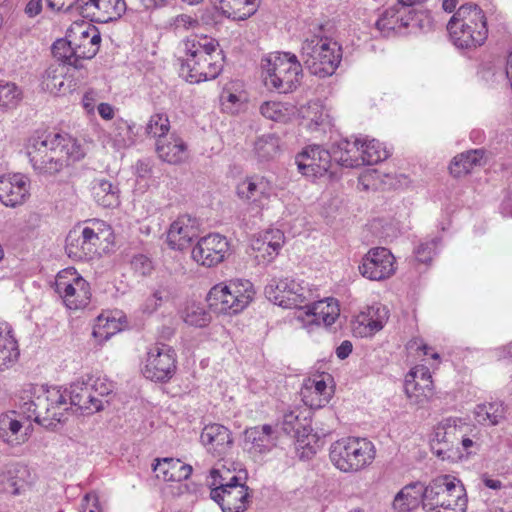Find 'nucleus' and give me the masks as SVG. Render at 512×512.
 Listing matches in <instances>:
<instances>
[{
  "label": "nucleus",
  "instance_id": "obj_1",
  "mask_svg": "<svg viewBox=\"0 0 512 512\" xmlns=\"http://www.w3.org/2000/svg\"><path fill=\"white\" fill-rule=\"evenodd\" d=\"M26 153L37 174L53 176L78 161L83 153L76 140L59 133H42L31 136L26 144Z\"/></svg>",
  "mask_w": 512,
  "mask_h": 512
},
{
  "label": "nucleus",
  "instance_id": "obj_2",
  "mask_svg": "<svg viewBox=\"0 0 512 512\" xmlns=\"http://www.w3.org/2000/svg\"><path fill=\"white\" fill-rule=\"evenodd\" d=\"M185 58L182 60L180 75L190 83L215 79L222 71V57L215 39L204 37L188 38L184 41Z\"/></svg>",
  "mask_w": 512,
  "mask_h": 512
},
{
  "label": "nucleus",
  "instance_id": "obj_3",
  "mask_svg": "<svg viewBox=\"0 0 512 512\" xmlns=\"http://www.w3.org/2000/svg\"><path fill=\"white\" fill-rule=\"evenodd\" d=\"M66 398L60 389L53 387L34 388L32 395L21 397L19 411L28 420H33L47 429H55L65 421Z\"/></svg>",
  "mask_w": 512,
  "mask_h": 512
},
{
  "label": "nucleus",
  "instance_id": "obj_4",
  "mask_svg": "<svg viewBox=\"0 0 512 512\" xmlns=\"http://www.w3.org/2000/svg\"><path fill=\"white\" fill-rule=\"evenodd\" d=\"M318 32L307 36L302 42L300 57L302 65L313 75L325 78L334 74L338 68L342 51L338 43Z\"/></svg>",
  "mask_w": 512,
  "mask_h": 512
},
{
  "label": "nucleus",
  "instance_id": "obj_5",
  "mask_svg": "<svg viewBox=\"0 0 512 512\" xmlns=\"http://www.w3.org/2000/svg\"><path fill=\"white\" fill-rule=\"evenodd\" d=\"M423 509L426 512H465V489L450 475L438 476L423 484Z\"/></svg>",
  "mask_w": 512,
  "mask_h": 512
},
{
  "label": "nucleus",
  "instance_id": "obj_6",
  "mask_svg": "<svg viewBox=\"0 0 512 512\" xmlns=\"http://www.w3.org/2000/svg\"><path fill=\"white\" fill-rule=\"evenodd\" d=\"M374 444L366 438L347 437L335 441L330 447V460L342 472H358L375 459Z\"/></svg>",
  "mask_w": 512,
  "mask_h": 512
},
{
  "label": "nucleus",
  "instance_id": "obj_7",
  "mask_svg": "<svg viewBox=\"0 0 512 512\" xmlns=\"http://www.w3.org/2000/svg\"><path fill=\"white\" fill-rule=\"evenodd\" d=\"M302 63L290 52L271 55L262 64L265 72L264 83L279 93H290L300 84Z\"/></svg>",
  "mask_w": 512,
  "mask_h": 512
},
{
  "label": "nucleus",
  "instance_id": "obj_8",
  "mask_svg": "<svg viewBox=\"0 0 512 512\" xmlns=\"http://www.w3.org/2000/svg\"><path fill=\"white\" fill-rule=\"evenodd\" d=\"M469 430L470 426L459 418L443 419L434 428L430 442L432 452L442 460L461 459L462 453L459 448L461 433Z\"/></svg>",
  "mask_w": 512,
  "mask_h": 512
},
{
  "label": "nucleus",
  "instance_id": "obj_9",
  "mask_svg": "<svg viewBox=\"0 0 512 512\" xmlns=\"http://www.w3.org/2000/svg\"><path fill=\"white\" fill-rule=\"evenodd\" d=\"M264 293L269 301L287 309H303L304 305L313 301V292L309 287L289 278L271 279Z\"/></svg>",
  "mask_w": 512,
  "mask_h": 512
},
{
  "label": "nucleus",
  "instance_id": "obj_10",
  "mask_svg": "<svg viewBox=\"0 0 512 512\" xmlns=\"http://www.w3.org/2000/svg\"><path fill=\"white\" fill-rule=\"evenodd\" d=\"M55 291L61 296L66 307L71 310L85 308L90 303V285L74 268L58 273Z\"/></svg>",
  "mask_w": 512,
  "mask_h": 512
},
{
  "label": "nucleus",
  "instance_id": "obj_11",
  "mask_svg": "<svg viewBox=\"0 0 512 512\" xmlns=\"http://www.w3.org/2000/svg\"><path fill=\"white\" fill-rule=\"evenodd\" d=\"M104 222L93 220L90 225L76 227L66 237V252L70 258L83 260L92 258L98 252L101 227Z\"/></svg>",
  "mask_w": 512,
  "mask_h": 512
},
{
  "label": "nucleus",
  "instance_id": "obj_12",
  "mask_svg": "<svg viewBox=\"0 0 512 512\" xmlns=\"http://www.w3.org/2000/svg\"><path fill=\"white\" fill-rule=\"evenodd\" d=\"M176 372V352L163 343H157L147 353L143 375L155 382H167Z\"/></svg>",
  "mask_w": 512,
  "mask_h": 512
},
{
  "label": "nucleus",
  "instance_id": "obj_13",
  "mask_svg": "<svg viewBox=\"0 0 512 512\" xmlns=\"http://www.w3.org/2000/svg\"><path fill=\"white\" fill-rule=\"evenodd\" d=\"M295 163L302 175L311 178L322 177L331 168L332 153L321 145H308L296 155Z\"/></svg>",
  "mask_w": 512,
  "mask_h": 512
},
{
  "label": "nucleus",
  "instance_id": "obj_14",
  "mask_svg": "<svg viewBox=\"0 0 512 512\" xmlns=\"http://www.w3.org/2000/svg\"><path fill=\"white\" fill-rule=\"evenodd\" d=\"M361 275L369 280L381 281L391 277L395 271V257L384 247L371 248L359 265Z\"/></svg>",
  "mask_w": 512,
  "mask_h": 512
},
{
  "label": "nucleus",
  "instance_id": "obj_15",
  "mask_svg": "<svg viewBox=\"0 0 512 512\" xmlns=\"http://www.w3.org/2000/svg\"><path fill=\"white\" fill-rule=\"evenodd\" d=\"M229 251L226 237L214 233L202 237L192 249L193 260L205 267H213L223 262Z\"/></svg>",
  "mask_w": 512,
  "mask_h": 512
},
{
  "label": "nucleus",
  "instance_id": "obj_16",
  "mask_svg": "<svg viewBox=\"0 0 512 512\" xmlns=\"http://www.w3.org/2000/svg\"><path fill=\"white\" fill-rule=\"evenodd\" d=\"M68 37L72 38L82 63L95 57L99 51L101 35L94 25L84 21L74 22L68 29Z\"/></svg>",
  "mask_w": 512,
  "mask_h": 512
},
{
  "label": "nucleus",
  "instance_id": "obj_17",
  "mask_svg": "<svg viewBox=\"0 0 512 512\" xmlns=\"http://www.w3.org/2000/svg\"><path fill=\"white\" fill-rule=\"evenodd\" d=\"M405 393L411 404L422 406L433 396V381L429 369L416 366L405 379Z\"/></svg>",
  "mask_w": 512,
  "mask_h": 512
},
{
  "label": "nucleus",
  "instance_id": "obj_18",
  "mask_svg": "<svg viewBox=\"0 0 512 512\" xmlns=\"http://www.w3.org/2000/svg\"><path fill=\"white\" fill-rule=\"evenodd\" d=\"M30 180L21 173L0 176V201L7 207L22 205L29 197Z\"/></svg>",
  "mask_w": 512,
  "mask_h": 512
},
{
  "label": "nucleus",
  "instance_id": "obj_19",
  "mask_svg": "<svg viewBox=\"0 0 512 512\" xmlns=\"http://www.w3.org/2000/svg\"><path fill=\"white\" fill-rule=\"evenodd\" d=\"M210 497L218 503L223 512H244L250 502L249 488L246 485L213 487Z\"/></svg>",
  "mask_w": 512,
  "mask_h": 512
},
{
  "label": "nucleus",
  "instance_id": "obj_20",
  "mask_svg": "<svg viewBox=\"0 0 512 512\" xmlns=\"http://www.w3.org/2000/svg\"><path fill=\"white\" fill-rule=\"evenodd\" d=\"M73 77L74 73H70V68L65 65H51L43 74L42 88L54 95L71 93L77 87Z\"/></svg>",
  "mask_w": 512,
  "mask_h": 512
},
{
  "label": "nucleus",
  "instance_id": "obj_21",
  "mask_svg": "<svg viewBox=\"0 0 512 512\" xmlns=\"http://www.w3.org/2000/svg\"><path fill=\"white\" fill-rule=\"evenodd\" d=\"M197 237L198 227L196 220L188 215H182L170 225L167 233V243L171 249L183 250Z\"/></svg>",
  "mask_w": 512,
  "mask_h": 512
},
{
  "label": "nucleus",
  "instance_id": "obj_22",
  "mask_svg": "<svg viewBox=\"0 0 512 512\" xmlns=\"http://www.w3.org/2000/svg\"><path fill=\"white\" fill-rule=\"evenodd\" d=\"M200 439L207 450L215 456L225 455L233 444L230 430L218 423L206 425Z\"/></svg>",
  "mask_w": 512,
  "mask_h": 512
},
{
  "label": "nucleus",
  "instance_id": "obj_23",
  "mask_svg": "<svg viewBox=\"0 0 512 512\" xmlns=\"http://www.w3.org/2000/svg\"><path fill=\"white\" fill-rule=\"evenodd\" d=\"M34 478L26 465L14 464L0 474V484L12 495L25 493L33 484Z\"/></svg>",
  "mask_w": 512,
  "mask_h": 512
},
{
  "label": "nucleus",
  "instance_id": "obj_24",
  "mask_svg": "<svg viewBox=\"0 0 512 512\" xmlns=\"http://www.w3.org/2000/svg\"><path fill=\"white\" fill-rule=\"evenodd\" d=\"M332 160L346 168H357L364 164V157L361 148V140L354 141L343 139L332 145Z\"/></svg>",
  "mask_w": 512,
  "mask_h": 512
},
{
  "label": "nucleus",
  "instance_id": "obj_25",
  "mask_svg": "<svg viewBox=\"0 0 512 512\" xmlns=\"http://www.w3.org/2000/svg\"><path fill=\"white\" fill-rule=\"evenodd\" d=\"M209 307L217 313L236 314L243 310V300L235 298L225 283L211 288L207 295Z\"/></svg>",
  "mask_w": 512,
  "mask_h": 512
},
{
  "label": "nucleus",
  "instance_id": "obj_26",
  "mask_svg": "<svg viewBox=\"0 0 512 512\" xmlns=\"http://www.w3.org/2000/svg\"><path fill=\"white\" fill-rule=\"evenodd\" d=\"M70 403L77 407L82 413L91 414L103 408L101 398H98L91 391L87 380H77L70 386Z\"/></svg>",
  "mask_w": 512,
  "mask_h": 512
},
{
  "label": "nucleus",
  "instance_id": "obj_27",
  "mask_svg": "<svg viewBox=\"0 0 512 512\" xmlns=\"http://www.w3.org/2000/svg\"><path fill=\"white\" fill-rule=\"evenodd\" d=\"M284 243V234L276 229L266 231L263 235L253 239L252 249L257 253L258 262L269 263L278 254Z\"/></svg>",
  "mask_w": 512,
  "mask_h": 512
},
{
  "label": "nucleus",
  "instance_id": "obj_28",
  "mask_svg": "<svg viewBox=\"0 0 512 512\" xmlns=\"http://www.w3.org/2000/svg\"><path fill=\"white\" fill-rule=\"evenodd\" d=\"M282 429L288 435L293 436L298 442H305L312 431L310 411L308 409L295 408L283 415Z\"/></svg>",
  "mask_w": 512,
  "mask_h": 512
},
{
  "label": "nucleus",
  "instance_id": "obj_29",
  "mask_svg": "<svg viewBox=\"0 0 512 512\" xmlns=\"http://www.w3.org/2000/svg\"><path fill=\"white\" fill-rule=\"evenodd\" d=\"M74 48L72 38L67 36L65 39H58L53 43L52 53L56 59L62 62L61 65L72 68L74 72H77L78 79H84L88 76V71L80 57L77 56L78 51Z\"/></svg>",
  "mask_w": 512,
  "mask_h": 512
},
{
  "label": "nucleus",
  "instance_id": "obj_30",
  "mask_svg": "<svg viewBox=\"0 0 512 512\" xmlns=\"http://www.w3.org/2000/svg\"><path fill=\"white\" fill-rule=\"evenodd\" d=\"M244 441L250 452L258 454L268 452L276 445L274 430L268 424L246 429Z\"/></svg>",
  "mask_w": 512,
  "mask_h": 512
},
{
  "label": "nucleus",
  "instance_id": "obj_31",
  "mask_svg": "<svg viewBox=\"0 0 512 512\" xmlns=\"http://www.w3.org/2000/svg\"><path fill=\"white\" fill-rule=\"evenodd\" d=\"M158 156L169 164H180L187 158V144L174 133L156 141Z\"/></svg>",
  "mask_w": 512,
  "mask_h": 512
},
{
  "label": "nucleus",
  "instance_id": "obj_32",
  "mask_svg": "<svg viewBox=\"0 0 512 512\" xmlns=\"http://www.w3.org/2000/svg\"><path fill=\"white\" fill-rule=\"evenodd\" d=\"M389 318V310L382 304H374L367 307L365 311L359 313L355 318V324L363 327L361 334L373 335L380 331Z\"/></svg>",
  "mask_w": 512,
  "mask_h": 512
},
{
  "label": "nucleus",
  "instance_id": "obj_33",
  "mask_svg": "<svg viewBox=\"0 0 512 512\" xmlns=\"http://www.w3.org/2000/svg\"><path fill=\"white\" fill-rule=\"evenodd\" d=\"M273 193L272 183L264 177H251L237 186V194L240 198L251 200L263 206Z\"/></svg>",
  "mask_w": 512,
  "mask_h": 512
},
{
  "label": "nucleus",
  "instance_id": "obj_34",
  "mask_svg": "<svg viewBox=\"0 0 512 512\" xmlns=\"http://www.w3.org/2000/svg\"><path fill=\"white\" fill-rule=\"evenodd\" d=\"M423 483L412 482L405 485L394 497L392 508L395 512H410L423 506Z\"/></svg>",
  "mask_w": 512,
  "mask_h": 512
},
{
  "label": "nucleus",
  "instance_id": "obj_35",
  "mask_svg": "<svg viewBox=\"0 0 512 512\" xmlns=\"http://www.w3.org/2000/svg\"><path fill=\"white\" fill-rule=\"evenodd\" d=\"M156 461L153 470L156 477L164 481L180 482L188 479L192 473V467L179 459L163 458Z\"/></svg>",
  "mask_w": 512,
  "mask_h": 512
},
{
  "label": "nucleus",
  "instance_id": "obj_36",
  "mask_svg": "<svg viewBox=\"0 0 512 512\" xmlns=\"http://www.w3.org/2000/svg\"><path fill=\"white\" fill-rule=\"evenodd\" d=\"M303 308L307 309L306 314L314 316V321L323 323L325 326L332 325L339 316V305L336 299L326 298L325 300H315L309 305H304Z\"/></svg>",
  "mask_w": 512,
  "mask_h": 512
},
{
  "label": "nucleus",
  "instance_id": "obj_37",
  "mask_svg": "<svg viewBox=\"0 0 512 512\" xmlns=\"http://www.w3.org/2000/svg\"><path fill=\"white\" fill-rule=\"evenodd\" d=\"M476 26L477 23H474L473 26L455 25L452 29H447L454 45L459 49L466 50L468 57L471 59H477L480 45L478 39L474 36Z\"/></svg>",
  "mask_w": 512,
  "mask_h": 512
},
{
  "label": "nucleus",
  "instance_id": "obj_38",
  "mask_svg": "<svg viewBox=\"0 0 512 512\" xmlns=\"http://www.w3.org/2000/svg\"><path fill=\"white\" fill-rule=\"evenodd\" d=\"M300 394L305 405L310 408H321L325 406L330 399L327 384L322 379H308L304 383Z\"/></svg>",
  "mask_w": 512,
  "mask_h": 512
},
{
  "label": "nucleus",
  "instance_id": "obj_39",
  "mask_svg": "<svg viewBox=\"0 0 512 512\" xmlns=\"http://www.w3.org/2000/svg\"><path fill=\"white\" fill-rule=\"evenodd\" d=\"M219 9L228 18L241 21L251 17L258 9V0H218Z\"/></svg>",
  "mask_w": 512,
  "mask_h": 512
},
{
  "label": "nucleus",
  "instance_id": "obj_40",
  "mask_svg": "<svg viewBox=\"0 0 512 512\" xmlns=\"http://www.w3.org/2000/svg\"><path fill=\"white\" fill-rule=\"evenodd\" d=\"M107 138L116 150L129 147L134 143L133 128L126 120L119 118L111 125Z\"/></svg>",
  "mask_w": 512,
  "mask_h": 512
},
{
  "label": "nucleus",
  "instance_id": "obj_41",
  "mask_svg": "<svg viewBox=\"0 0 512 512\" xmlns=\"http://www.w3.org/2000/svg\"><path fill=\"white\" fill-rule=\"evenodd\" d=\"M95 201L104 208L119 204L118 189L106 179H95L92 186Z\"/></svg>",
  "mask_w": 512,
  "mask_h": 512
},
{
  "label": "nucleus",
  "instance_id": "obj_42",
  "mask_svg": "<svg viewBox=\"0 0 512 512\" xmlns=\"http://www.w3.org/2000/svg\"><path fill=\"white\" fill-rule=\"evenodd\" d=\"M66 12H76L84 18L97 20L99 14L108 13L106 0H72L66 8Z\"/></svg>",
  "mask_w": 512,
  "mask_h": 512
},
{
  "label": "nucleus",
  "instance_id": "obj_43",
  "mask_svg": "<svg viewBox=\"0 0 512 512\" xmlns=\"http://www.w3.org/2000/svg\"><path fill=\"white\" fill-rule=\"evenodd\" d=\"M480 160V150L472 149L460 153L455 156L450 165L449 170L454 177H461L469 174Z\"/></svg>",
  "mask_w": 512,
  "mask_h": 512
},
{
  "label": "nucleus",
  "instance_id": "obj_44",
  "mask_svg": "<svg viewBox=\"0 0 512 512\" xmlns=\"http://www.w3.org/2000/svg\"><path fill=\"white\" fill-rule=\"evenodd\" d=\"M260 113L269 120L285 122L293 113V107L282 102L265 101L260 106Z\"/></svg>",
  "mask_w": 512,
  "mask_h": 512
},
{
  "label": "nucleus",
  "instance_id": "obj_45",
  "mask_svg": "<svg viewBox=\"0 0 512 512\" xmlns=\"http://www.w3.org/2000/svg\"><path fill=\"white\" fill-rule=\"evenodd\" d=\"M365 165H374L388 158L389 153L378 140H361Z\"/></svg>",
  "mask_w": 512,
  "mask_h": 512
},
{
  "label": "nucleus",
  "instance_id": "obj_46",
  "mask_svg": "<svg viewBox=\"0 0 512 512\" xmlns=\"http://www.w3.org/2000/svg\"><path fill=\"white\" fill-rule=\"evenodd\" d=\"M23 98L21 89L13 82L0 80V106L16 108Z\"/></svg>",
  "mask_w": 512,
  "mask_h": 512
},
{
  "label": "nucleus",
  "instance_id": "obj_47",
  "mask_svg": "<svg viewBox=\"0 0 512 512\" xmlns=\"http://www.w3.org/2000/svg\"><path fill=\"white\" fill-rule=\"evenodd\" d=\"M254 150L260 159H272L279 150V137L271 133L258 137L254 145Z\"/></svg>",
  "mask_w": 512,
  "mask_h": 512
},
{
  "label": "nucleus",
  "instance_id": "obj_48",
  "mask_svg": "<svg viewBox=\"0 0 512 512\" xmlns=\"http://www.w3.org/2000/svg\"><path fill=\"white\" fill-rule=\"evenodd\" d=\"M19 356L17 342L6 334L0 335V370H4L12 365Z\"/></svg>",
  "mask_w": 512,
  "mask_h": 512
},
{
  "label": "nucleus",
  "instance_id": "obj_49",
  "mask_svg": "<svg viewBox=\"0 0 512 512\" xmlns=\"http://www.w3.org/2000/svg\"><path fill=\"white\" fill-rule=\"evenodd\" d=\"M170 130V121L165 113L153 114L145 128L147 135L156 139L165 138Z\"/></svg>",
  "mask_w": 512,
  "mask_h": 512
},
{
  "label": "nucleus",
  "instance_id": "obj_50",
  "mask_svg": "<svg viewBox=\"0 0 512 512\" xmlns=\"http://www.w3.org/2000/svg\"><path fill=\"white\" fill-rule=\"evenodd\" d=\"M480 12L477 9L476 5L472 4H464L459 7V9L454 13L447 24V29H452L455 25H460L465 27L466 25H471L475 22L476 18Z\"/></svg>",
  "mask_w": 512,
  "mask_h": 512
},
{
  "label": "nucleus",
  "instance_id": "obj_51",
  "mask_svg": "<svg viewBox=\"0 0 512 512\" xmlns=\"http://www.w3.org/2000/svg\"><path fill=\"white\" fill-rule=\"evenodd\" d=\"M182 318L185 323L195 327H204L208 325L211 320V316L205 308L196 303L186 306Z\"/></svg>",
  "mask_w": 512,
  "mask_h": 512
},
{
  "label": "nucleus",
  "instance_id": "obj_52",
  "mask_svg": "<svg viewBox=\"0 0 512 512\" xmlns=\"http://www.w3.org/2000/svg\"><path fill=\"white\" fill-rule=\"evenodd\" d=\"M235 298L243 300V309L252 301L255 294L253 284L245 279H233L225 283Z\"/></svg>",
  "mask_w": 512,
  "mask_h": 512
},
{
  "label": "nucleus",
  "instance_id": "obj_53",
  "mask_svg": "<svg viewBox=\"0 0 512 512\" xmlns=\"http://www.w3.org/2000/svg\"><path fill=\"white\" fill-rule=\"evenodd\" d=\"M212 478V486L227 488L228 486L246 485V476L231 475L229 469H212L210 472Z\"/></svg>",
  "mask_w": 512,
  "mask_h": 512
},
{
  "label": "nucleus",
  "instance_id": "obj_54",
  "mask_svg": "<svg viewBox=\"0 0 512 512\" xmlns=\"http://www.w3.org/2000/svg\"><path fill=\"white\" fill-rule=\"evenodd\" d=\"M376 26L380 30H395L401 27H408L409 22L398 15L395 9L386 10L382 17L376 22Z\"/></svg>",
  "mask_w": 512,
  "mask_h": 512
},
{
  "label": "nucleus",
  "instance_id": "obj_55",
  "mask_svg": "<svg viewBox=\"0 0 512 512\" xmlns=\"http://www.w3.org/2000/svg\"><path fill=\"white\" fill-rule=\"evenodd\" d=\"M22 424L20 421L12 418L8 414L0 415V437L7 443H13L12 436L17 435L20 431Z\"/></svg>",
  "mask_w": 512,
  "mask_h": 512
},
{
  "label": "nucleus",
  "instance_id": "obj_56",
  "mask_svg": "<svg viewBox=\"0 0 512 512\" xmlns=\"http://www.w3.org/2000/svg\"><path fill=\"white\" fill-rule=\"evenodd\" d=\"M485 410L486 417L483 420H488L489 424L497 425L505 416V408L500 401H492L482 405V410Z\"/></svg>",
  "mask_w": 512,
  "mask_h": 512
},
{
  "label": "nucleus",
  "instance_id": "obj_57",
  "mask_svg": "<svg viewBox=\"0 0 512 512\" xmlns=\"http://www.w3.org/2000/svg\"><path fill=\"white\" fill-rule=\"evenodd\" d=\"M220 101L223 110L231 114L238 113L243 105L241 97L228 90L222 92Z\"/></svg>",
  "mask_w": 512,
  "mask_h": 512
},
{
  "label": "nucleus",
  "instance_id": "obj_58",
  "mask_svg": "<svg viewBox=\"0 0 512 512\" xmlns=\"http://www.w3.org/2000/svg\"><path fill=\"white\" fill-rule=\"evenodd\" d=\"M437 247V239L434 238L430 241H426L423 243H420L418 247L415 249V255L417 261L428 264L431 262L433 256L435 255Z\"/></svg>",
  "mask_w": 512,
  "mask_h": 512
},
{
  "label": "nucleus",
  "instance_id": "obj_59",
  "mask_svg": "<svg viewBox=\"0 0 512 512\" xmlns=\"http://www.w3.org/2000/svg\"><path fill=\"white\" fill-rule=\"evenodd\" d=\"M86 380L87 384L91 387L92 393H94L98 398L107 396L112 391L111 382L104 378L88 376Z\"/></svg>",
  "mask_w": 512,
  "mask_h": 512
},
{
  "label": "nucleus",
  "instance_id": "obj_60",
  "mask_svg": "<svg viewBox=\"0 0 512 512\" xmlns=\"http://www.w3.org/2000/svg\"><path fill=\"white\" fill-rule=\"evenodd\" d=\"M108 4V13L99 14L97 17V21L99 22H108L114 19L119 18L126 11V3L124 0H115L114 4H111V1H106Z\"/></svg>",
  "mask_w": 512,
  "mask_h": 512
},
{
  "label": "nucleus",
  "instance_id": "obj_61",
  "mask_svg": "<svg viewBox=\"0 0 512 512\" xmlns=\"http://www.w3.org/2000/svg\"><path fill=\"white\" fill-rule=\"evenodd\" d=\"M131 267L140 276L150 275L154 268L150 258L143 254H137L132 258Z\"/></svg>",
  "mask_w": 512,
  "mask_h": 512
},
{
  "label": "nucleus",
  "instance_id": "obj_62",
  "mask_svg": "<svg viewBox=\"0 0 512 512\" xmlns=\"http://www.w3.org/2000/svg\"><path fill=\"white\" fill-rule=\"evenodd\" d=\"M461 435L462 436L460 437L459 448L462 453V455H461V458H462L463 456L470 455L471 448L476 446L475 439H477V433L469 435L468 431H466V432H462Z\"/></svg>",
  "mask_w": 512,
  "mask_h": 512
},
{
  "label": "nucleus",
  "instance_id": "obj_63",
  "mask_svg": "<svg viewBox=\"0 0 512 512\" xmlns=\"http://www.w3.org/2000/svg\"><path fill=\"white\" fill-rule=\"evenodd\" d=\"M173 25L175 29H189L198 26V20L187 14H180L173 19Z\"/></svg>",
  "mask_w": 512,
  "mask_h": 512
},
{
  "label": "nucleus",
  "instance_id": "obj_64",
  "mask_svg": "<svg viewBox=\"0 0 512 512\" xmlns=\"http://www.w3.org/2000/svg\"><path fill=\"white\" fill-rule=\"evenodd\" d=\"M82 512H102L96 494H87L82 503Z\"/></svg>",
  "mask_w": 512,
  "mask_h": 512
}]
</instances>
